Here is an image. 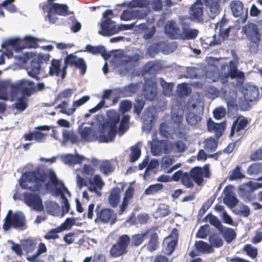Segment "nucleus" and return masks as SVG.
Returning a JSON list of instances; mask_svg holds the SVG:
<instances>
[{
	"instance_id": "774afa93",
	"label": "nucleus",
	"mask_w": 262,
	"mask_h": 262,
	"mask_svg": "<svg viewBox=\"0 0 262 262\" xmlns=\"http://www.w3.org/2000/svg\"><path fill=\"white\" fill-rule=\"evenodd\" d=\"M170 212L169 207L167 205L162 204L157 209L155 214L156 217H162L168 215Z\"/></svg>"
},
{
	"instance_id": "2f4dec72",
	"label": "nucleus",
	"mask_w": 262,
	"mask_h": 262,
	"mask_svg": "<svg viewBox=\"0 0 262 262\" xmlns=\"http://www.w3.org/2000/svg\"><path fill=\"white\" fill-rule=\"evenodd\" d=\"M96 211L97 212V217L95 220V222L100 220L104 223H108L111 219L115 217L113 211L110 209H103L98 212V207L97 206Z\"/></svg>"
},
{
	"instance_id": "69168bd1",
	"label": "nucleus",
	"mask_w": 262,
	"mask_h": 262,
	"mask_svg": "<svg viewBox=\"0 0 262 262\" xmlns=\"http://www.w3.org/2000/svg\"><path fill=\"white\" fill-rule=\"evenodd\" d=\"M139 88L140 86L138 83H130L123 88V93L126 97L130 96L133 94L135 93Z\"/></svg>"
},
{
	"instance_id": "f03ea898",
	"label": "nucleus",
	"mask_w": 262,
	"mask_h": 262,
	"mask_svg": "<svg viewBox=\"0 0 262 262\" xmlns=\"http://www.w3.org/2000/svg\"><path fill=\"white\" fill-rule=\"evenodd\" d=\"M20 185L25 189L43 194L49 189V181L42 170L24 173L20 181Z\"/></svg>"
},
{
	"instance_id": "f8f14e48",
	"label": "nucleus",
	"mask_w": 262,
	"mask_h": 262,
	"mask_svg": "<svg viewBox=\"0 0 262 262\" xmlns=\"http://www.w3.org/2000/svg\"><path fill=\"white\" fill-rule=\"evenodd\" d=\"M132 107V102L128 100L123 101L120 104V109L123 113V117L118 130V133L120 136L124 134L128 128L129 116L128 115H125V113L130 110Z\"/></svg>"
},
{
	"instance_id": "0eeeda50",
	"label": "nucleus",
	"mask_w": 262,
	"mask_h": 262,
	"mask_svg": "<svg viewBox=\"0 0 262 262\" xmlns=\"http://www.w3.org/2000/svg\"><path fill=\"white\" fill-rule=\"evenodd\" d=\"M243 94L245 100L239 104L242 110H246L248 107V102L255 100L258 97L259 91L258 88L251 84H245L241 90Z\"/></svg>"
},
{
	"instance_id": "6e6552de",
	"label": "nucleus",
	"mask_w": 262,
	"mask_h": 262,
	"mask_svg": "<svg viewBox=\"0 0 262 262\" xmlns=\"http://www.w3.org/2000/svg\"><path fill=\"white\" fill-rule=\"evenodd\" d=\"M222 74L226 78L229 77L231 79L236 78L237 86L243 84L245 78L244 73L237 70L235 63L233 61L230 62L229 66L223 67Z\"/></svg>"
},
{
	"instance_id": "423d86ee",
	"label": "nucleus",
	"mask_w": 262,
	"mask_h": 262,
	"mask_svg": "<svg viewBox=\"0 0 262 262\" xmlns=\"http://www.w3.org/2000/svg\"><path fill=\"white\" fill-rule=\"evenodd\" d=\"M50 55L49 54L39 53L37 54L34 52V55L30 60V66H28L27 71L28 75L35 79L38 78V75L40 73L41 70V64L43 62H47L50 60Z\"/></svg>"
},
{
	"instance_id": "7ed1b4c3",
	"label": "nucleus",
	"mask_w": 262,
	"mask_h": 262,
	"mask_svg": "<svg viewBox=\"0 0 262 262\" xmlns=\"http://www.w3.org/2000/svg\"><path fill=\"white\" fill-rule=\"evenodd\" d=\"M203 103L198 98H191L187 103L186 121L192 126L198 124L202 119Z\"/></svg>"
},
{
	"instance_id": "9d476101",
	"label": "nucleus",
	"mask_w": 262,
	"mask_h": 262,
	"mask_svg": "<svg viewBox=\"0 0 262 262\" xmlns=\"http://www.w3.org/2000/svg\"><path fill=\"white\" fill-rule=\"evenodd\" d=\"M76 67L81 70L82 75H84L86 71V64L82 58L78 57L73 54L68 55L64 59V66L62 68V79H64L66 76V69L68 65Z\"/></svg>"
},
{
	"instance_id": "4468645a",
	"label": "nucleus",
	"mask_w": 262,
	"mask_h": 262,
	"mask_svg": "<svg viewBox=\"0 0 262 262\" xmlns=\"http://www.w3.org/2000/svg\"><path fill=\"white\" fill-rule=\"evenodd\" d=\"M209 165L206 164L203 168L196 167L190 170V176L198 185H201L203 183L204 176L209 178Z\"/></svg>"
},
{
	"instance_id": "c03bdc74",
	"label": "nucleus",
	"mask_w": 262,
	"mask_h": 262,
	"mask_svg": "<svg viewBox=\"0 0 262 262\" xmlns=\"http://www.w3.org/2000/svg\"><path fill=\"white\" fill-rule=\"evenodd\" d=\"M62 70H61V60L53 59L51 61V66L49 68V73L51 76H58L62 75Z\"/></svg>"
},
{
	"instance_id": "c756f323",
	"label": "nucleus",
	"mask_w": 262,
	"mask_h": 262,
	"mask_svg": "<svg viewBox=\"0 0 262 262\" xmlns=\"http://www.w3.org/2000/svg\"><path fill=\"white\" fill-rule=\"evenodd\" d=\"M247 123V120L243 117H239L237 118L232 125L230 136H233L235 132L239 136L241 135L242 134V132L246 126Z\"/></svg>"
},
{
	"instance_id": "c85d7f7f",
	"label": "nucleus",
	"mask_w": 262,
	"mask_h": 262,
	"mask_svg": "<svg viewBox=\"0 0 262 262\" xmlns=\"http://www.w3.org/2000/svg\"><path fill=\"white\" fill-rule=\"evenodd\" d=\"M151 152L154 156H159L163 153H169L168 141L162 140L157 144H151Z\"/></svg>"
},
{
	"instance_id": "f257e3e1",
	"label": "nucleus",
	"mask_w": 262,
	"mask_h": 262,
	"mask_svg": "<svg viewBox=\"0 0 262 262\" xmlns=\"http://www.w3.org/2000/svg\"><path fill=\"white\" fill-rule=\"evenodd\" d=\"M108 121L104 124L97 131L93 130L91 127L84 126L83 125L78 127L79 134L82 140L85 142H93L96 140L100 142L108 143L112 142L117 133V124L120 118L119 114L113 111L107 112Z\"/></svg>"
},
{
	"instance_id": "f3484780",
	"label": "nucleus",
	"mask_w": 262,
	"mask_h": 262,
	"mask_svg": "<svg viewBox=\"0 0 262 262\" xmlns=\"http://www.w3.org/2000/svg\"><path fill=\"white\" fill-rule=\"evenodd\" d=\"M35 90V84L33 82L25 79L17 81V93L20 92L23 96L30 97Z\"/></svg>"
},
{
	"instance_id": "603ef678",
	"label": "nucleus",
	"mask_w": 262,
	"mask_h": 262,
	"mask_svg": "<svg viewBox=\"0 0 262 262\" xmlns=\"http://www.w3.org/2000/svg\"><path fill=\"white\" fill-rule=\"evenodd\" d=\"M219 231L223 235L225 239L228 243H230L233 239L235 238V232L231 228H226L223 226L222 228L220 229Z\"/></svg>"
},
{
	"instance_id": "dca6fc26",
	"label": "nucleus",
	"mask_w": 262,
	"mask_h": 262,
	"mask_svg": "<svg viewBox=\"0 0 262 262\" xmlns=\"http://www.w3.org/2000/svg\"><path fill=\"white\" fill-rule=\"evenodd\" d=\"M24 199L26 203L34 210L41 211L43 210L42 202L39 195L25 193L24 194Z\"/></svg>"
},
{
	"instance_id": "ddd939ff",
	"label": "nucleus",
	"mask_w": 262,
	"mask_h": 262,
	"mask_svg": "<svg viewBox=\"0 0 262 262\" xmlns=\"http://www.w3.org/2000/svg\"><path fill=\"white\" fill-rule=\"evenodd\" d=\"M229 6L233 15L239 17L237 23L239 24L244 23L248 17V8H245L243 3L239 1H232Z\"/></svg>"
},
{
	"instance_id": "c9c22d12",
	"label": "nucleus",
	"mask_w": 262,
	"mask_h": 262,
	"mask_svg": "<svg viewBox=\"0 0 262 262\" xmlns=\"http://www.w3.org/2000/svg\"><path fill=\"white\" fill-rule=\"evenodd\" d=\"M169 152L173 153H181L185 151L187 146L182 140H177L173 142L168 141Z\"/></svg>"
},
{
	"instance_id": "5fc2aeb1",
	"label": "nucleus",
	"mask_w": 262,
	"mask_h": 262,
	"mask_svg": "<svg viewBox=\"0 0 262 262\" xmlns=\"http://www.w3.org/2000/svg\"><path fill=\"white\" fill-rule=\"evenodd\" d=\"M195 245L196 250L202 253H209L213 251V249L211 246L202 241L196 242Z\"/></svg>"
},
{
	"instance_id": "72a5a7b5",
	"label": "nucleus",
	"mask_w": 262,
	"mask_h": 262,
	"mask_svg": "<svg viewBox=\"0 0 262 262\" xmlns=\"http://www.w3.org/2000/svg\"><path fill=\"white\" fill-rule=\"evenodd\" d=\"M139 57L138 54L134 55L133 56L122 55L119 59H116V61L120 63L121 66H124L127 69L134 65L139 59Z\"/></svg>"
},
{
	"instance_id": "49530a36",
	"label": "nucleus",
	"mask_w": 262,
	"mask_h": 262,
	"mask_svg": "<svg viewBox=\"0 0 262 262\" xmlns=\"http://www.w3.org/2000/svg\"><path fill=\"white\" fill-rule=\"evenodd\" d=\"M84 51L94 55L101 54L104 59L106 60L105 56L106 50L104 47L102 46H93L91 45H87Z\"/></svg>"
},
{
	"instance_id": "8fccbe9b",
	"label": "nucleus",
	"mask_w": 262,
	"mask_h": 262,
	"mask_svg": "<svg viewBox=\"0 0 262 262\" xmlns=\"http://www.w3.org/2000/svg\"><path fill=\"white\" fill-rule=\"evenodd\" d=\"M173 132V127L170 126L167 122H164L160 126L159 132L162 137L168 138L171 136Z\"/></svg>"
},
{
	"instance_id": "6ab92c4d",
	"label": "nucleus",
	"mask_w": 262,
	"mask_h": 262,
	"mask_svg": "<svg viewBox=\"0 0 262 262\" xmlns=\"http://www.w3.org/2000/svg\"><path fill=\"white\" fill-rule=\"evenodd\" d=\"M166 35L171 39H180L182 31L176 22L168 21L165 27Z\"/></svg>"
},
{
	"instance_id": "7c9ffc66",
	"label": "nucleus",
	"mask_w": 262,
	"mask_h": 262,
	"mask_svg": "<svg viewBox=\"0 0 262 262\" xmlns=\"http://www.w3.org/2000/svg\"><path fill=\"white\" fill-rule=\"evenodd\" d=\"M221 0H205V4L208 7V15L214 19L220 13Z\"/></svg>"
},
{
	"instance_id": "4c0bfd02",
	"label": "nucleus",
	"mask_w": 262,
	"mask_h": 262,
	"mask_svg": "<svg viewBox=\"0 0 262 262\" xmlns=\"http://www.w3.org/2000/svg\"><path fill=\"white\" fill-rule=\"evenodd\" d=\"M134 192V189L133 187H129L126 190L125 195L123 199V202L120 206V210L118 212L119 214H122L123 211L126 209L129 203H130Z\"/></svg>"
},
{
	"instance_id": "a19ab883",
	"label": "nucleus",
	"mask_w": 262,
	"mask_h": 262,
	"mask_svg": "<svg viewBox=\"0 0 262 262\" xmlns=\"http://www.w3.org/2000/svg\"><path fill=\"white\" fill-rule=\"evenodd\" d=\"M84 157L78 154L74 156L72 154H67L61 157L63 162L66 164L74 165L81 162Z\"/></svg>"
},
{
	"instance_id": "5701e85b",
	"label": "nucleus",
	"mask_w": 262,
	"mask_h": 262,
	"mask_svg": "<svg viewBox=\"0 0 262 262\" xmlns=\"http://www.w3.org/2000/svg\"><path fill=\"white\" fill-rule=\"evenodd\" d=\"M224 203L230 208L235 207L238 204V201L234 195L231 187H226L223 191Z\"/></svg>"
},
{
	"instance_id": "09e8293b",
	"label": "nucleus",
	"mask_w": 262,
	"mask_h": 262,
	"mask_svg": "<svg viewBox=\"0 0 262 262\" xmlns=\"http://www.w3.org/2000/svg\"><path fill=\"white\" fill-rule=\"evenodd\" d=\"M159 245V243L158 242V235L157 233H154L151 234L150 236L149 242L146 246L147 249L150 252L154 251L158 248Z\"/></svg>"
},
{
	"instance_id": "864d4df0",
	"label": "nucleus",
	"mask_w": 262,
	"mask_h": 262,
	"mask_svg": "<svg viewBox=\"0 0 262 262\" xmlns=\"http://www.w3.org/2000/svg\"><path fill=\"white\" fill-rule=\"evenodd\" d=\"M127 250L124 249L121 245L116 243L110 250V254L112 256L114 257H119L127 253Z\"/></svg>"
},
{
	"instance_id": "b1692460",
	"label": "nucleus",
	"mask_w": 262,
	"mask_h": 262,
	"mask_svg": "<svg viewBox=\"0 0 262 262\" xmlns=\"http://www.w3.org/2000/svg\"><path fill=\"white\" fill-rule=\"evenodd\" d=\"M36 248L34 241L31 238L21 240L20 244H17V255H21L24 250L27 253L32 252Z\"/></svg>"
},
{
	"instance_id": "aec40b11",
	"label": "nucleus",
	"mask_w": 262,
	"mask_h": 262,
	"mask_svg": "<svg viewBox=\"0 0 262 262\" xmlns=\"http://www.w3.org/2000/svg\"><path fill=\"white\" fill-rule=\"evenodd\" d=\"M149 158L146 157L143 162L139 165V168L141 170L146 167L145 175L149 174L150 173H155L159 167V163L156 159H151L148 163Z\"/></svg>"
},
{
	"instance_id": "3c124183",
	"label": "nucleus",
	"mask_w": 262,
	"mask_h": 262,
	"mask_svg": "<svg viewBox=\"0 0 262 262\" xmlns=\"http://www.w3.org/2000/svg\"><path fill=\"white\" fill-rule=\"evenodd\" d=\"M247 172L250 176H255L262 173V163L251 164L248 167Z\"/></svg>"
},
{
	"instance_id": "37998d69",
	"label": "nucleus",
	"mask_w": 262,
	"mask_h": 262,
	"mask_svg": "<svg viewBox=\"0 0 262 262\" xmlns=\"http://www.w3.org/2000/svg\"><path fill=\"white\" fill-rule=\"evenodd\" d=\"M180 39H192L195 38L198 35L199 30L189 27H183Z\"/></svg>"
},
{
	"instance_id": "cd10ccee",
	"label": "nucleus",
	"mask_w": 262,
	"mask_h": 262,
	"mask_svg": "<svg viewBox=\"0 0 262 262\" xmlns=\"http://www.w3.org/2000/svg\"><path fill=\"white\" fill-rule=\"evenodd\" d=\"M38 129V131H36L34 133L29 134H25L24 138L25 140L31 141L34 139L38 142H43L46 139V134L41 132V130H49L50 129L48 126H39Z\"/></svg>"
},
{
	"instance_id": "680f3d73",
	"label": "nucleus",
	"mask_w": 262,
	"mask_h": 262,
	"mask_svg": "<svg viewBox=\"0 0 262 262\" xmlns=\"http://www.w3.org/2000/svg\"><path fill=\"white\" fill-rule=\"evenodd\" d=\"M29 96H23L17 98V113L23 112L28 106Z\"/></svg>"
},
{
	"instance_id": "473e14b6",
	"label": "nucleus",
	"mask_w": 262,
	"mask_h": 262,
	"mask_svg": "<svg viewBox=\"0 0 262 262\" xmlns=\"http://www.w3.org/2000/svg\"><path fill=\"white\" fill-rule=\"evenodd\" d=\"M16 228V212L13 213L9 210L5 218L3 229L4 231H8L11 228Z\"/></svg>"
},
{
	"instance_id": "de8ad7c7",
	"label": "nucleus",
	"mask_w": 262,
	"mask_h": 262,
	"mask_svg": "<svg viewBox=\"0 0 262 262\" xmlns=\"http://www.w3.org/2000/svg\"><path fill=\"white\" fill-rule=\"evenodd\" d=\"M224 93L225 99L228 107H233L236 104V100L237 98V92L235 90H233L229 92L225 88Z\"/></svg>"
},
{
	"instance_id": "2eb2a0df",
	"label": "nucleus",
	"mask_w": 262,
	"mask_h": 262,
	"mask_svg": "<svg viewBox=\"0 0 262 262\" xmlns=\"http://www.w3.org/2000/svg\"><path fill=\"white\" fill-rule=\"evenodd\" d=\"M16 97V83L0 85V99L14 101Z\"/></svg>"
},
{
	"instance_id": "a211bd4d",
	"label": "nucleus",
	"mask_w": 262,
	"mask_h": 262,
	"mask_svg": "<svg viewBox=\"0 0 262 262\" xmlns=\"http://www.w3.org/2000/svg\"><path fill=\"white\" fill-rule=\"evenodd\" d=\"M157 84L152 80L146 81L143 88V95L146 100L152 101L157 96Z\"/></svg>"
},
{
	"instance_id": "052dcab7",
	"label": "nucleus",
	"mask_w": 262,
	"mask_h": 262,
	"mask_svg": "<svg viewBox=\"0 0 262 262\" xmlns=\"http://www.w3.org/2000/svg\"><path fill=\"white\" fill-rule=\"evenodd\" d=\"M206 76L208 82L216 81L220 77L218 69L215 67L212 68L206 72Z\"/></svg>"
},
{
	"instance_id": "58836bf2",
	"label": "nucleus",
	"mask_w": 262,
	"mask_h": 262,
	"mask_svg": "<svg viewBox=\"0 0 262 262\" xmlns=\"http://www.w3.org/2000/svg\"><path fill=\"white\" fill-rule=\"evenodd\" d=\"M62 140L61 145H64L66 143L70 141L72 144H75L78 142V137L72 130L63 129L62 130Z\"/></svg>"
},
{
	"instance_id": "0e129e2a",
	"label": "nucleus",
	"mask_w": 262,
	"mask_h": 262,
	"mask_svg": "<svg viewBox=\"0 0 262 262\" xmlns=\"http://www.w3.org/2000/svg\"><path fill=\"white\" fill-rule=\"evenodd\" d=\"M100 170L105 175H107L109 173L112 172L114 170V167L108 160H104L100 165Z\"/></svg>"
},
{
	"instance_id": "1a4fd4ad",
	"label": "nucleus",
	"mask_w": 262,
	"mask_h": 262,
	"mask_svg": "<svg viewBox=\"0 0 262 262\" xmlns=\"http://www.w3.org/2000/svg\"><path fill=\"white\" fill-rule=\"evenodd\" d=\"M113 11L111 10L105 11L103 14L105 20L101 23V31L99 33L103 36H111L118 32L119 29L116 27L115 22L111 20L110 16L112 15Z\"/></svg>"
},
{
	"instance_id": "e433bc0d",
	"label": "nucleus",
	"mask_w": 262,
	"mask_h": 262,
	"mask_svg": "<svg viewBox=\"0 0 262 262\" xmlns=\"http://www.w3.org/2000/svg\"><path fill=\"white\" fill-rule=\"evenodd\" d=\"M34 52H23L17 55V67L26 69L28 66V62L33 57Z\"/></svg>"
},
{
	"instance_id": "13d9d810",
	"label": "nucleus",
	"mask_w": 262,
	"mask_h": 262,
	"mask_svg": "<svg viewBox=\"0 0 262 262\" xmlns=\"http://www.w3.org/2000/svg\"><path fill=\"white\" fill-rule=\"evenodd\" d=\"M177 243V241L176 239L170 240L169 237L165 238L164 241V244L166 245L164 249L165 253L168 255L171 254L174 249Z\"/></svg>"
},
{
	"instance_id": "9b49d317",
	"label": "nucleus",
	"mask_w": 262,
	"mask_h": 262,
	"mask_svg": "<svg viewBox=\"0 0 262 262\" xmlns=\"http://www.w3.org/2000/svg\"><path fill=\"white\" fill-rule=\"evenodd\" d=\"M148 5V0H133L129 3V6L134 9L136 18L143 19L150 12Z\"/></svg>"
},
{
	"instance_id": "4d7b16f0",
	"label": "nucleus",
	"mask_w": 262,
	"mask_h": 262,
	"mask_svg": "<svg viewBox=\"0 0 262 262\" xmlns=\"http://www.w3.org/2000/svg\"><path fill=\"white\" fill-rule=\"evenodd\" d=\"M148 234V232L147 231L141 234L134 235L130 239L131 246L137 247L140 245Z\"/></svg>"
},
{
	"instance_id": "f704fd0d",
	"label": "nucleus",
	"mask_w": 262,
	"mask_h": 262,
	"mask_svg": "<svg viewBox=\"0 0 262 262\" xmlns=\"http://www.w3.org/2000/svg\"><path fill=\"white\" fill-rule=\"evenodd\" d=\"M230 27L224 28L221 26L220 27L219 33L213 36V41L212 43L214 45L221 44L223 41L229 37Z\"/></svg>"
},
{
	"instance_id": "bb28decb",
	"label": "nucleus",
	"mask_w": 262,
	"mask_h": 262,
	"mask_svg": "<svg viewBox=\"0 0 262 262\" xmlns=\"http://www.w3.org/2000/svg\"><path fill=\"white\" fill-rule=\"evenodd\" d=\"M175 162V158L172 156H166L163 157L161 161V168L167 173H171L175 169L178 168L180 164H176L172 166Z\"/></svg>"
},
{
	"instance_id": "e2e57ef3",
	"label": "nucleus",
	"mask_w": 262,
	"mask_h": 262,
	"mask_svg": "<svg viewBox=\"0 0 262 262\" xmlns=\"http://www.w3.org/2000/svg\"><path fill=\"white\" fill-rule=\"evenodd\" d=\"M15 0H5L1 5H0V17H4L5 14L3 11L2 7L7 9L10 12H14L16 10V8L14 5H11Z\"/></svg>"
},
{
	"instance_id": "338daca9",
	"label": "nucleus",
	"mask_w": 262,
	"mask_h": 262,
	"mask_svg": "<svg viewBox=\"0 0 262 262\" xmlns=\"http://www.w3.org/2000/svg\"><path fill=\"white\" fill-rule=\"evenodd\" d=\"M253 190V188L248 184L243 185L239 190V194L243 199H248V197L251 192Z\"/></svg>"
},
{
	"instance_id": "4be33fe9",
	"label": "nucleus",
	"mask_w": 262,
	"mask_h": 262,
	"mask_svg": "<svg viewBox=\"0 0 262 262\" xmlns=\"http://www.w3.org/2000/svg\"><path fill=\"white\" fill-rule=\"evenodd\" d=\"M190 14L194 21L199 22L203 20V6L201 0H197L192 5L190 9Z\"/></svg>"
},
{
	"instance_id": "ea45409f",
	"label": "nucleus",
	"mask_w": 262,
	"mask_h": 262,
	"mask_svg": "<svg viewBox=\"0 0 262 262\" xmlns=\"http://www.w3.org/2000/svg\"><path fill=\"white\" fill-rule=\"evenodd\" d=\"M121 192V190L118 187H115L111 190L108 200L112 207H116L118 205L120 199Z\"/></svg>"
},
{
	"instance_id": "393cba45",
	"label": "nucleus",
	"mask_w": 262,
	"mask_h": 262,
	"mask_svg": "<svg viewBox=\"0 0 262 262\" xmlns=\"http://www.w3.org/2000/svg\"><path fill=\"white\" fill-rule=\"evenodd\" d=\"M2 48L5 50L4 54L8 58L13 56L14 51L16 52V37L5 40L2 44Z\"/></svg>"
},
{
	"instance_id": "a878e982",
	"label": "nucleus",
	"mask_w": 262,
	"mask_h": 262,
	"mask_svg": "<svg viewBox=\"0 0 262 262\" xmlns=\"http://www.w3.org/2000/svg\"><path fill=\"white\" fill-rule=\"evenodd\" d=\"M208 129L210 132L214 133L217 138H220L225 130L226 123L223 122L220 123H215L211 118L207 121Z\"/></svg>"
},
{
	"instance_id": "79ce46f5",
	"label": "nucleus",
	"mask_w": 262,
	"mask_h": 262,
	"mask_svg": "<svg viewBox=\"0 0 262 262\" xmlns=\"http://www.w3.org/2000/svg\"><path fill=\"white\" fill-rule=\"evenodd\" d=\"M46 208L47 212L53 216H59L61 214V209L59 205L54 201H47Z\"/></svg>"
},
{
	"instance_id": "39448f33",
	"label": "nucleus",
	"mask_w": 262,
	"mask_h": 262,
	"mask_svg": "<svg viewBox=\"0 0 262 262\" xmlns=\"http://www.w3.org/2000/svg\"><path fill=\"white\" fill-rule=\"evenodd\" d=\"M49 178L50 181L54 186L56 196L60 195L62 199L64 204L63 212L68 213L70 209V204L68 199L65 197V194L67 193L70 196V192L66 187L63 182L58 180L56 173L53 170H51L49 172Z\"/></svg>"
},
{
	"instance_id": "a18cd8bd",
	"label": "nucleus",
	"mask_w": 262,
	"mask_h": 262,
	"mask_svg": "<svg viewBox=\"0 0 262 262\" xmlns=\"http://www.w3.org/2000/svg\"><path fill=\"white\" fill-rule=\"evenodd\" d=\"M47 251V248L45 244L40 243L37 251L33 255H28L27 259L30 262H41L39 258V255Z\"/></svg>"
},
{
	"instance_id": "412c9836",
	"label": "nucleus",
	"mask_w": 262,
	"mask_h": 262,
	"mask_svg": "<svg viewBox=\"0 0 262 262\" xmlns=\"http://www.w3.org/2000/svg\"><path fill=\"white\" fill-rule=\"evenodd\" d=\"M242 31L250 40H259L260 34L257 26L253 23H248L242 27Z\"/></svg>"
},
{
	"instance_id": "6e6d98bb",
	"label": "nucleus",
	"mask_w": 262,
	"mask_h": 262,
	"mask_svg": "<svg viewBox=\"0 0 262 262\" xmlns=\"http://www.w3.org/2000/svg\"><path fill=\"white\" fill-rule=\"evenodd\" d=\"M112 94L111 90H105L102 97L101 101L94 107L91 109L90 112L96 113L97 111L101 109L105 104V100L110 98Z\"/></svg>"
},
{
	"instance_id": "bf43d9fd",
	"label": "nucleus",
	"mask_w": 262,
	"mask_h": 262,
	"mask_svg": "<svg viewBox=\"0 0 262 262\" xmlns=\"http://www.w3.org/2000/svg\"><path fill=\"white\" fill-rule=\"evenodd\" d=\"M40 39L34 38L31 36H26L24 39V46L23 49L24 48H33L36 49L38 48V45L37 41H39Z\"/></svg>"
},
{
	"instance_id": "20e7f679",
	"label": "nucleus",
	"mask_w": 262,
	"mask_h": 262,
	"mask_svg": "<svg viewBox=\"0 0 262 262\" xmlns=\"http://www.w3.org/2000/svg\"><path fill=\"white\" fill-rule=\"evenodd\" d=\"M46 4H43L41 5L42 9L44 12H47V19L51 24H54L57 19V15L62 16H67L68 6L66 4H59L52 2V1H49Z\"/></svg>"
}]
</instances>
